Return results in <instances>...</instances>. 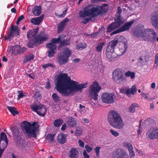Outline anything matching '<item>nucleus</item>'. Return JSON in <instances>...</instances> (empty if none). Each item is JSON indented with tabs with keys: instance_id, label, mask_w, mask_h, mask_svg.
Here are the masks:
<instances>
[{
	"instance_id": "obj_1",
	"label": "nucleus",
	"mask_w": 158,
	"mask_h": 158,
	"mask_svg": "<svg viewBox=\"0 0 158 158\" xmlns=\"http://www.w3.org/2000/svg\"><path fill=\"white\" fill-rule=\"evenodd\" d=\"M78 83L71 80L66 73H62L59 76L56 85V89L61 95L69 96L72 92L81 91L86 87L87 83L78 84Z\"/></svg>"
},
{
	"instance_id": "obj_2",
	"label": "nucleus",
	"mask_w": 158,
	"mask_h": 158,
	"mask_svg": "<svg viewBox=\"0 0 158 158\" xmlns=\"http://www.w3.org/2000/svg\"><path fill=\"white\" fill-rule=\"evenodd\" d=\"M108 120L110 125L116 129H122L125 126L120 115L114 110H111L108 113Z\"/></svg>"
},
{
	"instance_id": "obj_3",
	"label": "nucleus",
	"mask_w": 158,
	"mask_h": 158,
	"mask_svg": "<svg viewBox=\"0 0 158 158\" xmlns=\"http://www.w3.org/2000/svg\"><path fill=\"white\" fill-rule=\"evenodd\" d=\"M23 130L28 135L29 137L36 138V131L38 127H35L36 123L34 122L32 124L26 121L23 122Z\"/></svg>"
},
{
	"instance_id": "obj_4",
	"label": "nucleus",
	"mask_w": 158,
	"mask_h": 158,
	"mask_svg": "<svg viewBox=\"0 0 158 158\" xmlns=\"http://www.w3.org/2000/svg\"><path fill=\"white\" fill-rule=\"evenodd\" d=\"M138 36L142 37L144 40L154 42L155 41L157 35L156 33L153 29L147 28L139 32Z\"/></svg>"
},
{
	"instance_id": "obj_5",
	"label": "nucleus",
	"mask_w": 158,
	"mask_h": 158,
	"mask_svg": "<svg viewBox=\"0 0 158 158\" xmlns=\"http://www.w3.org/2000/svg\"><path fill=\"white\" fill-rule=\"evenodd\" d=\"M99 7H96L88 6L85 7L84 9L79 12L80 16L81 18H85L86 16H91L94 17L98 16L99 13Z\"/></svg>"
},
{
	"instance_id": "obj_6",
	"label": "nucleus",
	"mask_w": 158,
	"mask_h": 158,
	"mask_svg": "<svg viewBox=\"0 0 158 158\" xmlns=\"http://www.w3.org/2000/svg\"><path fill=\"white\" fill-rule=\"evenodd\" d=\"M71 54V52L69 48H66L58 54L57 60L59 64L61 65L66 64Z\"/></svg>"
},
{
	"instance_id": "obj_7",
	"label": "nucleus",
	"mask_w": 158,
	"mask_h": 158,
	"mask_svg": "<svg viewBox=\"0 0 158 158\" xmlns=\"http://www.w3.org/2000/svg\"><path fill=\"white\" fill-rule=\"evenodd\" d=\"M130 156L124 150L121 148L116 149L113 152L112 158H134L135 153L133 149L129 151Z\"/></svg>"
},
{
	"instance_id": "obj_8",
	"label": "nucleus",
	"mask_w": 158,
	"mask_h": 158,
	"mask_svg": "<svg viewBox=\"0 0 158 158\" xmlns=\"http://www.w3.org/2000/svg\"><path fill=\"white\" fill-rule=\"evenodd\" d=\"M112 79L116 83L119 85L122 84L126 81L123 72L120 69H116L113 71Z\"/></svg>"
},
{
	"instance_id": "obj_9",
	"label": "nucleus",
	"mask_w": 158,
	"mask_h": 158,
	"mask_svg": "<svg viewBox=\"0 0 158 158\" xmlns=\"http://www.w3.org/2000/svg\"><path fill=\"white\" fill-rule=\"evenodd\" d=\"M124 21L120 19L119 17H116L114 19V22L110 24L107 27V31L110 32L118 28L123 23Z\"/></svg>"
},
{
	"instance_id": "obj_10",
	"label": "nucleus",
	"mask_w": 158,
	"mask_h": 158,
	"mask_svg": "<svg viewBox=\"0 0 158 158\" xmlns=\"http://www.w3.org/2000/svg\"><path fill=\"white\" fill-rule=\"evenodd\" d=\"M99 91V84L98 82L95 81L89 87V92L91 98L95 102L98 99V92Z\"/></svg>"
},
{
	"instance_id": "obj_11",
	"label": "nucleus",
	"mask_w": 158,
	"mask_h": 158,
	"mask_svg": "<svg viewBox=\"0 0 158 158\" xmlns=\"http://www.w3.org/2000/svg\"><path fill=\"white\" fill-rule=\"evenodd\" d=\"M30 108L32 111L35 112L37 114L41 116H44L46 112V109L44 106L38 105L35 103H33L30 105Z\"/></svg>"
},
{
	"instance_id": "obj_12",
	"label": "nucleus",
	"mask_w": 158,
	"mask_h": 158,
	"mask_svg": "<svg viewBox=\"0 0 158 158\" xmlns=\"http://www.w3.org/2000/svg\"><path fill=\"white\" fill-rule=\"evenodd\" d=\"M134 20H132L129 22L125 23L123 26L113 31L110 34V35L112 36L114 34L129 30L134 23Z\"/></svg>"
},
{
	"instance_id": "obj_13",
	"label": "nucleus",
	"mask_w": 158,
	"mask_h": 158,
	"mask_svg": "<svg viewBox=\"0 0 158 158\" xmlns=\"http://www.w3.org/2000/svg\"><path fill=\"white\" fill-rule=\"evenodd\" d=\"M48 38V34H46L44 31H41L34 38V43L40 44L46 41Z\"/></svg>"
},
{
	"instance_id": "obj_14",
	"label": "nucleus",
	"mask_w": 158,
	"mask_h": 158,
	"mask_svg": "<svg viewBox=\"0 0 158 158\" xmlns=\"http://www.w3.org/2000/svg\"><path fill=\"white\" fill-rule=\"evenodd\" d=\"M114 94L112 93H104L101 96V99L102 101L105 103H113L114 102Z\"/></svg>"
},
{
	"instance_id": "obj_15",
	"label": "nucleus",
	"mask_w": 158,
	"mask_h": 158,
	"mask_svg": "<svg viewBox=\"0 0 158 158\" xmlns=\"http://www.w3.org/2000/svg\"><path fill=\"white\" fill-rule=\"evenodd\" d=\"M146 134L150 139H157L158 137V129L151 128L148 130Z\"/></svg>"
},
{
	"instance_id": "obj_16",
	"label": "nucleus",
	"mask_w": 158,
	"mask_h": 158,
	"mask_svg": "<svg viewBox=\"0 0 158 158\" xmlns=\"http://www.w3.org/2000/svg\"><path fill=\"white\" fill-rule=\"evenodd\" d=\"M10 29V33L7 35L9 38H11L13 36H17L19 35V27L18 26H14L12 25Z\"/></svg>"
},
{
	"instance_id": "obj_17",
	"label": "nucleus",
	"mask_w": 158,
	"mask_h": 158,
	"mask_svg": "<svg viewBox=\"0 0 158 158\" xmlns=\"http://www.w3.org/2000/svg\"><path fill=\"white\" fill-rule=\"evenodd\" d=\"M120 92L122 93H125L129 97H131V95H134L137 91V89L135 85H133L131 88L127 89L126 91L123 89H121L120 90Z\"/></svg>"
},
{
	"instance_id": "obj_18",
	"label": "nucleus",
	"mask_w": 158,
	"mask_h": 158,
	"mask_svg": "<svg viewBox=\"0 0 158 158\" xmlns=\"http://www.w3.org/2000/svg\"><path fill=\"white\" fill-rule=\"evenodd\" d=\"M69 20L67 18L64 19L62 21L59 23L58 25L57 32L58 33L62 31L65 28V27L67 25V23L69 22Z\"/></svg>"
},
{
	"instance_id": "obj_19",
	"label": "nucleus",
	"mask_w": 158,
	"mask_h": 158,
	"mask_svg": "<svg viewBox=\"0 0 158 158\" xmlns=\"http://www.w3.org/2000/svg\"><path fill=\"white\" fill-rule=\"evenodd\" d=\"M151 22L154 27L158 26V12L152 14L151 16Z\"/></svg>"
},
{
	"instance_id": "obj_20",
	"label": "nucleus",
	"mask_w": 158,
	"mask_h": 158,
	"mask_svg": "<svg viewBox=\"0 0 158 158\" xmlns=\"http://www.w3.org/2000/svg\"><path fill=\"white\" fill-rule=\"evenodd\" d=\"M106 55L107 57L111 61L114 58L117 57V55L114 52V51H112V50L109 49V50H108L107 48L106 50Z\"/></svg>"
},
{
	"instance_id": "obj_21",
	"label": "nucleus",
	"mask_w": 158,
	"mask_h": 158,
	"mask_svg": "<svg viewBox=\"0 0 158 158\" xmlns=\"http://www.w3.org/2000/svg\"><path fill=\"white\" fill-rule=\"evenodd\" d=\"M79 152L77 149L74 148H71L68 155L70 158H77L78 156Z\"/></svg>"
},
{
	"instance_id": "obj_22",
	"label": "nucleus",
	"mask_w": 158,
	"mask_h": 158,
	"mask_svg": "<svg viewBox=\"0 0 158 158\" xmlns=\"http://www.w3.org/2000/svg\"><path fill=\"white\" fill-rule=\"evenodd\" d=\"M39 30V28L37 27L33 30H28L27 33V38L29 39H30L32 37H35V36L38 33Z\"/></svg>"
},
{
	"instance_id": "obj_23",
	"label": "nucleus",
	"mask_w": 158,
	"mask_h": 158,
	"mask_svg": "<svg viewBox=\"0 0 158 158\" xmlns=\"http://www.w3.org/2000/svg\"><path fill=\"white\" fill-rule=\"evenodd\" d=\"M108 10V5L106 3L103 4L102 6H99V15L106 14Z\"/></svg>"
},
{
	"instance_id": "obj_24",
	"label": "nucleus",
	"mask_w": 158,
	"mask_h": 158,
	"mask_svg": "<svg viewBox=\"0 0 158 158\" xmlns=\"http://www.w3.org/2000/svg\"><path fill=\"white\" fill-rule=\"evenodd\" d=\"M8 143V141L0 140V158Z\"/></svg>"
},
{
	"instance_id": "obj_25",
	"label": "nucleus",
	"mask_w": 158,
	"mask_h": 158,
	"mask_svg": "<svg viewBox=\"0 0 158 158\" xmlns=\"http://www.w3.org/2000/svg\"><path fill=\"white\" fill-rule=\"evenodd\" d=\"M67 136V134H64L63 133L59 134L57 136L58 142L60 144H64L66 141Z\"/></svg>"
},
{
	"instance_id": "obj_26",
	"label": "nucleus",
	"mask_w": 158,
	"mask_h": 158,
	"mask_svg": "<svg viewBox=\"0 0 158 158\" xmlns=\"http://www.w3.org/2000/svg\"><path fill=\"white\" fill-rule=\"evenodd\" d=\"M44 17V15H41L40 16L38 17L32 18L30 20V22L31 23L35 25H38L42 21Z\"/></svg>"
},
{
	"instance_id": "obj_27",
	"label": "nucleus",
	"mask_w": 158,
	"mask_h": 158,
	"mask_svg": "<svg viewBox=\"0 0 158 158\" xmlns=\"http://www.w3.org/2000/svg\"><path fill=\"white\" fill-rule=\"evenodd\" d=\"M20 46L19 45H15L10 48V51L12 53V54L17 56L20 54Z\"/></svg>"
},
{
	"instance_id": "obj_28",
	"label": "nucleus",
	"mask_w": 158,
	"mask_h": 158,
	"mask_svg": "<svg viewBox=\"0 0 158 158\" xmlns=\"http://www.w3.org/2000/svg\"><path fill=\"white\" fill-rule=\"evenodd\" d=\"M67 123L68 126L70 127H73L76 126V122L74 119L72 117H69L68 118Z\"/></svg>"
},
{
	"instance_id": "obj_29",
	"label": "nucleus",
	"mask_w": 158,
	"mask_h": 158,
	"mask_svg": "<svg viewBox=\"0 0 158 158\" xmlns=\"http://www.w3.org/2000/svg\"><path fill=\"white\" fill-rule=\"evenodd\" d=\"M149 60V58L148 57L146 56H141L139 58V63L141 64L142 65H144L147 64Z\"/></svg>"
},
{
	"instance_id": "obj_30",
	"label": "nucleus",
	"mask_w": 158,
	"mask_h": 158,
	"mask_svg": "<svg viewBox=\"0 0 158 158\" xmlns=\"http://www.w3.org/2000/svg\"><path fill=\"white\" fill-rule=\"evenodd\" d=\"M118 43V41L117 40H112L110 42L107 48H108V50L110 49L112 50V51H114V48Z\"/></svg>"
},
{
	"instance_id": "obj_31",
	"label": "nucleus",
	"mask_w": 158,
	"mask_h": 158,
	"mask_svg": "<svg viewBox=\"0 0 158 158\" xmlns=\"http://www.w3.org/2000/svg\"><path fill=\"white\" fill-rule=\"evenodd\" d=\"M17 144L18 146L20 148H23L25 147L26 144L25 141L22 139L18 138L17 139V140L16 141Z\"/></svg>"
},
{
	"instance_id": "obj_32",
	"label": "nucleus",
	"mask_w": 158,
	"mask_h": 158,
	"mask_svg": "<svg viewBox=\"0 0 158 158\" xmlns=\"http://www.w3.org/2000/svg\"><path fill=\"white\" fill-rule=\"evenodd\" d=\"M34 55L33 54H31L29 55L25 56L23 59V64H26L31 60L33 59Z\"/></svg>"
},
{
	"instance_id": "obj_33",
	"label": "nucleus",
	"mask_w": 158,
	"mask_h": 158,
	"mask_svg": "<svg viewBox=\"0 0 158 158\" xmlns=\"http://www.w3.org/2000/svg\"><path fill=\"white\" fill-rule=\"evenodd\" d=\"M33 13L35 16H38L41 13V9L40 6H35L32 10Z\"/></svg>"
},
{
	"instance_id": "obj_34",
	"label": "nucleus",
	"mask_w": 158,
	"mask_h": 158,
	"mask_svg": "<svg viewBox=\"0 0 158 158\" xmlns=\"http://www.w3.org/2000/svg\"><path fill=\"white\" fill-rule=\"evenodd\" d=\"M7 107L13 115L15 116V115L19 114V112L16 110L15 107L10 106H8Z\"/></svg>"
},
{
	"instance_id": "obj_35",
	"label": "nucleus",
	"mask_w": 158,
	"mask_h": 158,
	"mask_svg": "<svg viewBox=\"0 0 158 158\" xmlns=\"http://www.w3.org/2000/svg\"><path fill=\"white\" fill-rule=\"evenodd\" d=\"M127 48V44L126 42H124L122 43V45L120 46L119 50L121 52V54H123L126 52Z\"/></svg>"
},
{
	"instance_id": "obj_36",
	"label": "nucleus",
	"mask_w": 158,
	"mask_h": 158,
	"mask_svg": "<svg viewBox=\"0 0 158 158\" xmlns=\"http://www.w3.org/2000/svg\"><path fill=\"white\" fill-rule=\"evenodd\" d=\"M63 123V120L61 118H58L55 120L53 122L55 127H58L60 126Z\"/></svg>"
},
{
	"instance_id": "obj_37",
	"label": "nucleus",
	"mask_w": 158,
	"mask_h": 158,
	"mask_svg": "<svg viewBox=\"0 0 158 158\" xmlns=\"http://www.w3.org/2000/svg\"><path fill=\"white\" fill-rule=\"evenodd\" d=\"M154 123V121L150 118L145 120L143 123V124L145 125V127L150 126L152 125V123Z\"/></svg>"
},
{
	"instance_id": "obj_38",
	"label": "nucleus",
	"mask_w": 158,
	"mask_h": 158,
	"mask_svg": "<svg viewBox=\"0 0 158 158\" xmlns=\"http://www.w3.org/2000/svg\"><path fill=\"white\" fill-rule=\"evenodd\" d=\"M46 47L49 49L56 50V44H52L51 42L47 44L46 45Z\"/></svg>"
},
{
	"instance_id": "obj_39",
	"label": "nucleus",
	"mask_w": 158,
	"mask_h": 158,
	"mask_svg": "<svg viewBox=\"0 0 158 158\" xmlns=\"http://www.w3.org/2000/svg\"><path fill=\"white\" fill-rule=\"evenodd\" d=\"M138 104L136 103H134L132 104L129 107V110L131 113H134L135 111V107L138 106Z\"/></svg>"
},
{
	"instance_id": "obj_40",
	"label": "nucleus",
	"mask_w": 158,
	"mask_h": 158,
	"mask_svg": "<svg viewBox=\"0 0 158 158\" xmlns=\"http://www.w3.org/2000/svg\"><path fill=\"white\" fill-rule=\"evenodd\" d=\"M33 97L37 100L40 99L41 98V95L40 91H36L35 92Z\"/></svg>"
},
{
	"instance_id": "obj_41",
	"label": "nucleus",
	"mask_w": 158,
	"mask_h": 158,
	"mask_svg": "<svg viewBox=\"0 0 158 158\" xmlns=\"http://www.w3.org/2000/svg\"><path fill=\"white\" fill-rule=\"evenodd\" d=\"M123 144L124 147L127 148L128 151L133 149V146L130 143L126 141H124L123 142Z\"/></svg>"
},
{
	"instance_id": "obj_42",
	"label": "nucleus",
	"mask_w": 158,
	"mask_h": 158,
	"mask_svg": "<svg viewBox=\"0 0 158 158\" xmlns=\"http://www.w3.org/2000/svg\"><path fill=\"white\" fill-rule=\"evenodd\" d=\"M53 100L55 102H58L60 100V98L56 93H53L52 95Z\"/></svg>"
},
{
	"instance_id": "obj_43",
	"label": "nucleus",
	"mask_w": 158,
	"mask_h": 158,
	"mask_svg": "<svg viewBox=\"0 0 158 158\" xmlns=\"http://www.w3.org/2000/svg\"><path fill=\"white\" fill-rule=\"evenodd\" d=\"M55 135L54 134H48L47 135L46 139L48 142H52L54 140Z\"/></svg>"
},
{
	"instance_id": "obj_44",
	"label": "nucleus",
	"mask_w": 158,
	"mask_h": 158,
	"mask_svg": "<svg viewBox=\"0 0 158 158\" xmlns=\"http://www.w3.org/2000/svg\"><path fill=\"white\" fill-rule=\"evenodd\" d=\"M61 39V36H59L57 38H52L50 42L55 44L59 43L60 44Z\"/></svg>"
},
{
	"instance_id": "obj_45",
	"label": "nucleus",
	"mask_w": 158,
	"mask_h": 158,
	"mask_svg": "<svg viewBox=\"0 0 158 158\" xmlns=\"http://www.w3.org/2000/svg\"><path fill=\"white\" fill-rule=\"evenodd\" d=\"M125 75L127 77H130L132 79L134 78L135 77V73L129 71L125 73Z\"/></svg>"
},
{
	"instance_id": "obj_46",
	"label": "nucleus",
	"mask_w": 158,
	"mask_h": 158,
	"mask_svg": "<svg viewBox=\"0 0 158 158\" xmlns=\"http://www.w3.org/2000/svg\"><path fill=\"white\" fill-rule=\"evenodd\" d=\"M76 47L77 49L82 50L86 48V44L85 43H80L77 44Z\"/></svg>"
},
{
	"instance_id": "obj_47",
	"label": "nucleus",
	"mask_w": 158,
	"mask_h": 158,
	"mask_svg": "<svg viewBox=\"0 0 158 158\" xmlns=\"http://www.w3.org/2000/svg\"><path fill=\"white\" fill-rule=\"evenodd\" d=\"M56 50H54L53 49H49L48 51V56L50 58L53 56L54 54L56 53Z\"/></svg>"
},
{
	"instance_id": "obj_48",
	"label": "nucleus",
	"mask_w": 158,
	"mask_h": 158,
	"mask_svg": "<svg viewBox=\"0 0 158 158\" xmlns=\"http://www.w3.org/2000/svg\"><path fill=\"white\" fill-rule=\"evenodd\" d=\"M8 141L6 134L3 132L1 133L0 136V140Z\"/></svg>"
},
{
	"instance_id": "obj_49",
	"label": "nucleus",
	"mask_w": 158,
	"mask_h": 158,
	"mask_svg": "<svg viewBox=\"0 0 158 158\" xmlns=\"http://www.w3.org/2000/svg\"><path fill=\"white\" fill-rule=\"evenodd\" d=\"M117 40L118 42L123 43L124 42H125L124 41L125 40V37L120 35H118L117 37Z\"/></svg>"
},
{
	"instance_id": "obj_50",
	"label": "nucleus",
	"mask_w": 158,
	"mask_h": 158,
	"mask_svg": "<svg viewBox=\"0 0 158 158\" xmlns=\"http://www.w3.org/2000/svg\"><path fill=\"white\" fill-rule=\"evenodd\" d=\"M82 133V130L81 128L77 129L75 131V135L77 136H80Z\"/></svg>"
},
{
	"instance_id": "obj_51",
	"label": "nucleus",
	"mask_w": 158,
	"mask_h": 158,
	"mask_svg": "<svg viewBox=\"0 0 158 158\" xmlns=\"http://www.w3.org/2000/svg\"><path fill=\"white\" fill-rule=\"evenodd\" d=\"M69 44L70 42L69 40H64L62 41L61 40L60 44L62 46H66L69 45Z\"/></svg>"
},
{
	"instance_id": "obj_52",
	"label": "nucleus",
	"mask_w": 158,
	"mask_h": 158,
	"mask_svg": "<svg viewBox=\"0 0 158 158\" xmlns=\"http://www.w3.org/2000/svg\"><path fill=\"white\" fill-rule=\"evenodd\" d=\"M34 44H35L34 43V40H29L27 44V46L29 48H33L34 47Z\"/></svg>"
},
{
	"instance_id": "obj_53",
	"label": "nucleus",
	"mask_w": 158,
	"mask_h": 158,
	"mask_svg": "<svg viewBox=\"0 0 158 158\" xmlns=\"http://www.w3.org/2000/svg\"><path fill=\"white\" fill-rule=\"evenodd\" d=\"M54 66L51 63H47L44 64L42 65V68L44 69H45L47 68L48 67H53Z\"/></svg>"
},
{
	"instance_id": "obj_54",
	"label": "nucleus",
	"mask_w": 158,
	"mask_h": 158,
	"mask_svg": "<svg viewBox=\"0 0 158 158\" xmlns=\"http://www.w3.org/2000/svg\"><path fill=\"white\" fill-rule=\"evenodd\" d=\"M155 63L156 64L155 67V69H158V53L155 56Z\"/></svg>"
},
{
	"instance_id": "obj_55",
	"label": "nucleus",
	"mask_w": 158,
	"mask_h": 158,
	"mask_svg": "<svg viewBox=\"0 0 158 158\" xmlns=\"http://www.w3.org/2000/svg\"><path fill=\"white\" fill-rule=\"evenodd\" d=\"M111 134L115 137H117L119 135V134L117 132L114 131L113 129H111L110 130Z\"/></svg>"
},
{
	"instance_id": "obj_56",
	"label": "nucleus",
	"mask_w": 158,
	"mask_h": 158,
	"mask_svg": "<svg viewBox=\"0 0 158 158\" xmlns=\"http://www.w3.org/2000/svg\"><path fill=\"white\" fill-rule=\"evenodd\" d=\"M99 69H100L101 71H103L104 70L105 66L104 64H103L102 60H101V61H99Z\"/></svg>"
},
{
	"instance_id": "obj_57",
	"label": "nucleus",
	"mask_w": 158,
	"mask_h": 158,
	"mask_svg": "<svg viewBox=\"0 0 158 158\" xmlns=\"http://www.w3.org/2000/svg\"><path fill=\"white\" fill-rule=\"evenodd\" d=\"M18 96V98L17 99H18L23 98L26 95L23 94V92L21 91H19V94Z\"/></svg>"
},
{
	"instance_id": "obj_58",
	"label": "nucleus",
	"mask_w": 158,
	"mask_h": 158,
	"mask_svg": "<svg viewBox=\"0 0 158 158\" xmlns=\"http://www.w3.org/2000/svg\"><path fill=\"white\" fill-rule=\"evenodd\" d=\"M122 10L120 7H118V15L116 16V17H119L120 19H122L121 17V13L122 12Z\"/></svg>"
},
{
	"instance_id": "obj_59",
	"label": "nucleus",
	"mask_w": 158,
	"mask_h": 158,
	"mask_svg": "<svg viewBox=\"0 0 158 158\" xmlns=\"http://www.w3.org/2000/svg\"><path fill=\"white\" fill-rule=\"evenodd\" d=\"M67 9H66L65 10H64L62 14H60L58 15L59 17L60 18L64 17L67 13Z\"/></svg>"
},
{
	"instance_id": "obj_60",
	"label": "nucleus",
	"mask_w": 158,
	"mask_h": 158,
	"mask_svg": "<svg viewBox=\"0 0 158 158\" xmlns=\"http://www.w3.org/2000/svg\"><path fill=\"white\" fill-rule=\"evenodd\" d=\"M78 143L80 146L82 148H83L84 146V144L83 142L81 140L79 139L78 140Z\"/></svg>"
},
{
	"instance_id": "obj_61",
	"label": "nucleus",
	"mask_w": 158,
	"mask_h": 158,
	"mask_svg": "<svg viewBox=\"0 0 158 158\" xmlns=\"http://www.w3.org/2000/svg\"><path fill=\"white\" fill-rule=\"evenodd\" d=\"M83 155L85 158H89V156L88 155L85 150H84L83 152Z\"/></svg>"
},
{
	"instance_id": "obj_62",
	"label": "nucleus",
	"mask_w": 158,
	"mask_h": 158,
	"mask_svg": "<svg viewBox=\"0 0 158 158\" xmlns=\"http://www.w3.org/2000/svg\"><path fill=\"white\" fill-rule=\"evenodd\" d=\"M27 74V75L30 78L33 79H35V76L33 73H31V74Z\"/></svg>"
},
{
	"instance_id": "obj_63",
	"label": "nucleus",
	"mask_w": 158,
	"mask_h": 158,
	"mask_svg": "<svg viewBox=\"0 0 158 158\" xmlns=\"http://www.w3.org/2000/svg\"><path fill=\"white\" fill-rule=\"evenodd\" d=\"M26 50V48L25 47L21 48L20 46V54L23 53Z\"/></svg>"
},
{
	"instance_id": "obj_64",
	"label": "nucleus",
	"mask_w": 158,
	"mask_h": 158,
	"mask_svg": "<svg viewBox=\"0 0 158 158\" xmlns=\"http://www.w3.org/2000/svg\"><path fill=\"white\" fill-rule=\"evenodd\" d=\"M67 127V125L66 123L64 124L62 126L61 128V130L62 131H64L65 130Z\"/></svg>"
}]
</instances>
